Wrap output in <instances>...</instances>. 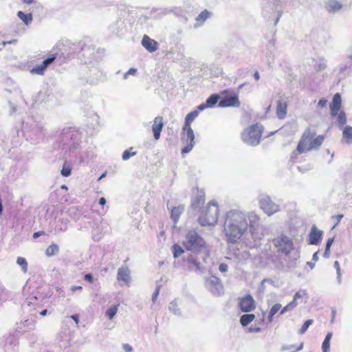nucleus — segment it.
<instances>
[{"mask_svg":"<svg viewBox=\"0 0 352 352\" xmlns=\"http://www.w3.org/2000/svg\"><path fill=\"white\" fill-rule=\"evenodd\" d=\"M333 266L336 270L338 282V283H341V270H340L339 262L336 261L334 262Z\"/></svg>","mask_w":352,"mask_h":352,"instance_id":"42","label":"nucleus"},{"mask_svg":"<svg viewBox=\"0 0 352 352\" xmlns=\"http://www.w3.org/2000/svg\"><path fill=\"white\" fill-rule=\"evenodd\" d=\"M240 106V102L239 98L236 96L226 97L221 100L219 102V107H238Z\"/></svg>","mask_w":352,"mask_h":352,"instance_id":"16","label":"nucleus"},{"mask_svg":"<svg viewBox=\"0 0 352 352\" xmlns=\"http://www.w3.org/2000/svg\"><path fill=\"white\" fill-rule=\"evenodd\" d=\"M85 280L89 282V283H93L94 281V278H93V276L91 274H87L85 275Z\"/></svg>","mask_w":352,"mask_h":352,"instance_id":"54","label":"nucleus"},{"mask_svg":"<svg viewBox=\"0 0 352 352\" xmlns=\"http://www.w3.org/2000/svg\"><path fill=\"white\" fill-rule=\"evenodd\" d=\"M342 105L341 95L339 93L334 94L332 102L329 105L330 114L332 117L337 116L338 112H340Z\"/></svg>","mask_w":352,"mask_h":352,"instance_id":"13","label":"nucleus"},{"mask_svg":"<svg viewBox=\"0 0 352 352\" xmlns=\"http://www.w3.org/2000/svg\"><path fill=\"white\" fill-rule=\"evenodd\" d=\"M324 7L327 11L336 12L342 8V5L337 0H325Z\"/></svg>","mask_w":352,"mask_h":352,"instance_id":"21","label":"nucleus"},{"mask_svg":"<svg viewBox=\"0 0 352 352\" xmlns=\"http://www.w3.org/2000/svg\"><path fill=\"white\" fill-rule=\"evenodd\" d=\"M71 173H72V166L69 164L65 162L63 165V167H62V169L60 171L61 175L64 177H69L71 175Z\"/></svg>","mask_w":352,"mask_h":352,"instance_id":"33","label":"nucleus"},{"mask_svg":"<svg viewBox=\"0 0 352 352\" xmlns=\"http://www.w3.org/2000/svg\"><path fill=\"white\" fill-rule=\"evenodd\" d=\"M28 323H29V320H25L19 324V326L17 327V329H23V328H25V327L28 326Z\"/></svg>","mask_w":352,"mask_h":352,"instance_id":"55","label":"nucleus"},{"mask_svg":"<svg viewBox=\"0 0 352 352\" xmlns=\"http://www.w3.org/2000/svg\"><path fill=\"white\" fill-rule=\"evenodd\" d=\"M327 100L326 99H320L318 102V107L320 108H323L327 106Z\"/></svg>","mask_w":352,"mask_h":352,"instance_id":"48","label":"nucleus"},{"mask_svg":"<svg viewBox=\"0 0 352 352\" xmlns=\"http://www.w3.org/2000/svg\"><path fill=\"white\" fill-rule=\"evenodd\" d=\"M8 298V293L5 289L3 285L0 284V303L7 300Z\"/></svg>","mask_w":352,"mask_h":352,"instance_id":"39","label":"nucleus"},{"mask_svg":"<svg viewBox=\"0 0 352 352\" xmlns=\"http://www.w3.org/2000/svg\"><path fill=\"white\" fill-rule=\"evenodd\" d=\"M298 154H300V153L298 152L297 150L294 151V152H292V153L291 155V159L293 160L296 159Z\"/></svg>","mask_w":352,"mask_h":352,"instance_id":"61","label":"nucleus"},{"mask_svg":"<svg viewBox=\"0 0 352 352\" xmlns=\"http://www.w3.org/2000/svg\"><path fill=\"white\" fill-rule=\"evenodd\" d=\"M56 55L52 54L49 58H46L41 63L45 68H47L53 61L56 59Z\"/></svg>","mask_w":352,"mask_h":352,"instance_id":"43","label":"nucleus"},{"mask_svg":"<svg viewBox=\"0 0 352 352\" xmlns=\"http://www.w3.org/2000/svg\"><path fill=\"white\" fill-rule=\"evenodd\" d=\"M198 111H192L186 115L185 118V123L183 129H188L190 127V123L198 116Z\"/></svg>","mask_w":352,"mask_h":352,"instance_id":"23","label":"nucleus"},{"mask_svg":"<svg viewBox=\"0 0 352 352\" xmlns=\"http://www.w3.org/2000/svg\"><path fill=\"white\" fill-rule=\"evenodd\" d=\"M185 131L184 137L182 138L184 142L186 144L185 146L182 149V153H188L193 148L195 144V134L191 127L188 129H183Z\"/></svg>","mask_w":352,"mask_h":352,"instance_id":"10","label":"nucleus"},{"mask_svg":"<svg viewBox=\"0 0 352 352\" xmlns=\"http://www.w3.org/2000/svg\"><path fill=\"white\" fill-rule=\"evenodd\" d=\"M43 234H44V232H43V231H38V232H34L33 234V238L37 239L38 236H40Z\"/></svg>","mask_w":352,"mask_h":352,"instance_id":"58","label":"nucleus"},{"mask_svg":"<svg viewBox=\"0 0 352 352\" xmlns=\"http://www.w3.org/2000/svg\"><path fill=\"white\" fill-rule=\"evenodd\" d=\"M281 305L279 303H276L272 306V307L270 310V313L275 315L280 309H281Z\"/></svg>","mask_w":352,"mask_h":352,"instance_id":"44","label":"nucleus"},{"mask_svg":"<svg viewBox=\"0 0 352 352\" xmlns=\"http://www.w3.org/2000/svg\"><path fill=\"white\" fill-rule=\"evenodd\" d=\"M59 252V247L56 243H52L50 245L47 247V248L45 250V254L51 257L52 256H54L57 254Z\"/></svg>","mask_w":352,"mask_h":352,"instance_id":"28","label":"nucleus"},{"mask_svg":"<svg viewBox=\"0 0 352 352\" xmlns=\"http://www.w3.org/2000/svg\"><path fill=\"white\" fill-rule=\"evenodd\" d=\"M248 228L254 241H259L263 238V234L260 228V217L254 212H245L236 210L227 212L223 232L228 243L238 242L247 232Z\"/></svg>","mask_w":352,"mask_h":352,"instance_id":"1","label":"nucleus"},{"mask_svg":"<svg viewBox=\"0 0 352 352\" xmlns=\"http://www.w3.org/2000/svg\"><path fill=\"white\" fill-rule=\"evenodd\" d=\"M210 13L208 10H205L196 17V21L200 23H203L207 19L210 17Z\"/></svg>","mask_w":352,"mask_h":352,"instance_id":"31","label":"nucleus"},{"mask_svg":"<svg viewBox=\"0 0 352 352\" xmlns=\"http://www.w3.org/2000/svg\"><path fill=\"white\" fill-rule=\"evenodd\" d=\"M168 309L175 315L180 314L179 308L178 307L177 302L175 300H173L171 302H170L168 305Z\"/></svg>","mask_w":352,"mask_h":352,"instance_id":"34","label":"nucleus"},{"mask_svg":"<svg viewBox=\"0 0 352 352\" xmlns=\"http://www.w3.org/2000/svg\"><path fill=\"white\" fill-rule=\"evenodd\" d=\"M137 72V69L135 68H131L124 74V78L126 79L129 75H135Z\"/></svg>","mask_w":352,"mask_h":352,"instance_id":"46","label":"nucleus"},{"mask_svg":"<svg viewBox=\"0 0 352 352\" xmlns=\"http://www.w3.org/2000/svg\"><path fill=\"white\" fill-rule=\"evenodd\" d=\"M258 202L261 209L268 216H271L280 210V206L274 203L268 195H261Z\"/></svg>","mask_w":352,"mask_h":352,"instance_id":"8","label":"nucleus"},{"mask_svg":"<svg viewBox=\"0 0 352 352\" xmlns=\"http://www.w3.org/2000/svg\"><path fill=\"white\" fill-rule=\"evenodd\" d=\"M16 263L21 267L23 273L28 272V262L25 258L21 256L17 257Z\"/></svg>","mask_w":352,"mask_h":352,"instance_id":"30","label":"nucleus"},{"mask_svg":"<svg viewBox=\"0 0 352 352\" xmlns=\"http://www.w3.org/2000/svg\"><path fill=\"white\" fill-rule=\"evenodd\" d=\"M118 281H122L126 285H129L131 280V271L127 266H122L118 268L117 274Z\"/></svg>","mask_w":352,"mask_h":352,"instance_id":"14","label":"nucleus"},{"mask_svg":"<svg viewBox=\"0 0 352 352\" xmlns=\"http://www.w3.org/2000/svg\"><path fill=\"white\" fill-rule=\"evenodd\" d=\"M99 204L102 206H104L106 204V199L104 197H101L99 199Z\"/></svg>","mask_w":352,"mask_h":352,"instance_id":"64","label":"nucleus"},{"mask_svg":"<svg viewBox=\"0 0 352 352\" xmlns=\"http://www.w3.org/2000/svg\"><path fill=\"white\" fill-rule=\"evenodd\" d=\"M219 270L221 272H226L228 270V266L225 263H221L219 265Z\"/></svg>","mask_w":352,"mask_h":352,"instance_id":"47","label":"nucleus"},{"mask_svg":"<svg viewBox=\"0 0 352 352\" xmlns=\"http://www.w3.org/2000/svg\"><path fill=\"white\" fill-rule=\"evenodd\" d=\"M142 45L150 52H155L157 50V43L148 37L147 35H144L142 40Z\"/></svg>","mask_w":352,"mask_h":352,"instance_id":"18","label":"nucleus"},{"mask_svg":"<svg viewBox=\"0 0 352 352\" xmlns=\"http://www.w3.org/2000/svg\"><path fill=\"white\" fill-rule=\"evenodd\" d=\"M333 333L328 332L325 336V338L322 344V352H329L330 349V340L332 338Z\"/></svg>","mask_w":352,"mask_h":352,"instance_id":"27","label":"nucleus"},{"mask_svg":"<svg viewBox=\"0 0 352 352\" xmlns=\"http://www.w3.org/2000/svg\"><path fill=\"white\" fill-rule=\"evenodd\" d=\"M313 320H306L302 325L301 328L299 329L298 333L301 335L304 334L307 330V329L309 327V326L313 324Z\"/></svg>","mask_w":352,"mask_h":352,"instance_id":"40","label":"nucleus"},{"mask_svg":"<svg viewBox=\"0 0 352 352\" xmlns=\"http://www.w3.org/2000/svg\"><path fill=\"white\" fill-rule=\"evenodd\" d=\"M219 217V208L216 202L210 201L199 218V222L202 226H214Z\"/></svg>","mask_w":352,"mask_h":352,"instance_id":"4","label":"nucleus"},{"mask_svg":"<svg viewBox=\"0 0 352 352\" xmlns=\"http://www.w3.org/2000/svg\"><path fill=\"white\" fill-rule=\"evenodd\" d=\"M206 288L215 296H220L223 293V287L219 278L211 276L206 280Z\"/></svg>","mask_w":352,"mask_h":352,"instance_id":"9","label":"nucleus"},{"mask_svg":"<svg viewBox=\"0 0 352 352\" xmlns=\"http://www.w3.org/2000/svg\"><path fill=\"white\" fill-rule=\"evenodd\" d=\"M337 116H338V118H337L338 123L341 126H343L346 124V117L345 113L344 111H341L338 112Z\"/></svg>","mask_w":352,"mask_h":352,"instance_id":"36","label":"nucleus"},{"mask_svg":"<svg viewBox=\"0 0 352 352\" xmlns=\"http://www.w3.org/2000/svg\"><path fill=\"white\" fill-rule=\"evenodd\" d=\"M239 307L243 312H251L256 309V302L250 295L239 298Z\"/></svg>","mask_w":352,"mask_h":352,"instance_id":"11","label":"nucleus"},{"mask_svg":"<svg viewBox=\"0 0 352 352\" xmlns=\"http://www.w3.org/2000/svg\"><path fill=\"white\" fill-rule=\"evenodd\" d=\"M173 252L174 257L178 258L184 253V250L180 245L175 244L173 245Z\"/></svg>","mask_w":352,"mask_h":352,"instance_id":"38","label":"nucleus"},{"mask_svg":"<svg viewBox=\"0 0 352 352\" xmlns=\"http://www.w3.org/2000/svg\"><path fill=\"white\" fill-rule=\"evenodd\" d=\"M204 244V239L194 230H190L187 233L184 241L185 248L193 252L199 251Z\"/></svg>","mask_w":352,"mask_h":352,"instance_id":"6","label":"nucleus"},{"mask_svg":"<svg viewBox=\"0 0 352 352\" xmlns=\"http://www.w3.org/2000/svg\"><path fill=\"white\" fill-rule=\"evenodd\" d=\"M255 319V315L253 314H243L240 318V322L243 327H246Z\"/></svg>","mask_w":352,"mask_h":352,"instance_id":"25","label":"nucleus"},{"mask_svg":"<svg viewBox=\"0 0 352 352\" xmlns=\"http://www.w3.org/2000/svg\"><path fill=\"white\" fill-rule=\"evenodd\" d=\"M344 215L340 214H338L336 216H334L333 217V218L336 219V223H335V225L333 226V228H335L339 223L340 221H341V219L343 218Z\"/></svg>","mask_w":352,"mask_h":352,"instance_id":"52","label":"nucleus"},{"mask_svg":"<svg viewBox=\"0 0 352 352\" xmlns=\"http://www.w3.org/2000/svg\"><path fill=\"white\" fill-rule=\"evenodd\" d=\"M69 220L67 219L62 218L58 219L56 222L55 230L60 232H65L67 230Z\"/></svg>","mask_w":352,"mask_h":352,"instance_id":"24","label":"nucleus"},{"mask_svg":"<svg viewBox=\"0 0 352 352\" xmlns=\"http://www.w3.org/2000/svg\"><path fill=\"white\" fill-rule=\"evenodd\" d=\"M133 147H131L129 149L125 150L123 152L122 159L124 161L128 160L131 157L136 155V154H137L136 151H131L133 150Z\"/></svg>","mask_w":352,"mask_h":352,"instance_id":"32","label":"nucleus"},{"mask_svg":"<svg viewBox=\"0 0 352 352\" xmlns=\"http://www.w3.org/2000/svg\"><path fill=\"white\" fill-rule=\"evenodd\" d=\"M329 256H330V250H327L325 249V251L323 254V256L326 258H328L329 257Z\"/></svg>","mask_w":352,"mask_h":352,"instance_id":"62","label":"nucleus"},{"mask_svg":"<svg viewBox=\"0 0 352 352\" xmlns=\"http://www.w3.org/2000/svg\"><path fill=\"white\" fill-rule=\"evenodd\" d=\"M333 240H334L333 238H329L327 240V243H326V247H325V249L327 250H330L331 246L332 243H333Z\"/></svg>","mask_w":352,"mask_h":352,"instance_id":"51","label":"nucleus"},{"mask_svg":"<svg viewBox=\"0 0 352 352\" xmlns=\"http://www.w3.org/2000/svg\"><path fill=\"white\" fill-rule=\"evenodd\" d=\"M263 129V126L259 124L250 126L242 133V140L250 146L258 145L261 141Z\"/></svg>","mask_w":352,"mask_h":352,"instance_id":"3","label":"nucleus"},{"mask_svg":"<svg viewBox=\"0 0 352 352\" xmlns=\"http://www.w3.org/2000/svg\"><path fill=\"white\" fill-rule=\"evenodd\" d=\"M324 140L322 135L315 137V133L311 130H306L299 141L297 146V151L299 153H303L314 149H317L320 146Z\"/></svg>","mask_w":352,"mask_h":352,"instance_id":"2","label":"nucleus"},{"mask_svg":"<svg viewBox=\"0 0 352 352\" xmlns=\"http://www.w3.org/2000/svg\"><path fill=\"white\" fill-rule=\"evenodd\" d=\"M159 292H160V288L157 287L155 289V292L153 293V296H152V301H153V302L156 300V299H157V296H158V295H159Z\"/></svg>","mask_w":352,"mask_h":352,"instance_id":"53","label":"nucleus"},{"mask_svg":"<svg viewBox=\"0 0 352 352\" xmlns=\"http://www.w3.org/2000/svg\"><path fill=\"white\" fill-rule=\"evenodd\" d=\"M118 312V306H113L108 309L106 311V315L109 319H112Z\"/></svg>","mask_w":352,"mask_h":352,"instance_id":"41","label":"nucleus"},{"mask_svg":"<svg viewBox=\"0 0 352 352\" xmlns=\"http://www.w3.org/2000/svg\"><path fill=\"white\" fill-rule=\"evenodd\" d=\"M183 211H184V206H182L175 207L172 209L171 218L173 220L175 223L177 221L180 214L182 213Z\"/></svg>","mask_w":352,"mask_h":352,"instance_id":"26","label":"nucleus"},{"mask_svg":"<svg viewBox=\"0 0 352 352\" xmlns=\"http://www.w3.org/2000/svg\"><path fill=\"white\" fill-rule=\"evenodd\" d=\"M101 236V230L99 226H96L92 230V238L95 241H98L100 240Z\"/></svg>","mask_w":352,"mask_h":352,"instance_id":"35","label":"nucleus"},{"mask_svg":"<svg viewBox=\"0 0 352 352\" xmlns=\"http://www.w3.org/2000/svg\"><path fill=\"white\" fill-rule=\"evenodd\" d=\"M272 243L276 248L277 252L285 256L289 255L294 250L293 240L284 234H281L275 237Z\"/></svg>","mask_w":352,"mask_h":352,"instance_id":"5","label":"nucleus"},{"mask_svg":"<svg viewBox=\"0 0 352 352\" xmlns=\"http://www.w3.org/2000/svg\"><path fill=\"white\" fill-rule=\"evenodd\" d=\"M122 349L125 352H132L133 347L129 344H124L122 345Z\"/></svg>","mask_w":352,"mask_h":352,"instance_id":"49","label":"nucleus"},{"mask_svg":"<svg viewBox=\"0 0 352 352\" xmlns=\"http://www.w3.org/2000/svg\"><path fill=\"white\" fill-rule=\"evenodd\" d=\"M219 96L217 94L211 95L205 103L201 104L197 107L199 111H203L206 108L213 107L218 102Z\"/></svg>","mask_w":352,"mask_h":352,"instance_id":"19","label":"nucleus"},{"mask_svg":"<svg viewBox=\"0 0 352 352\" xmlns=\"http://www.w3.org/2000/svg\"><path fill=\"white\" fill-rule=\"evenodd\" d=\"M261 328L260 327H250L249 328V331L250 332H256V333H258V332H260L261 331Z\"/></svg>","mask_w":352,"mask_h":352,"instance_id":"57","label":"nucleus"},{"mask_svg":"<svg viewBox=\"0 0 352 352\" xmlns=\"http://www.w3.org/2000/svg\"><path fill=\"white\" fill-rule=\"evenodd\" d=\"M45 69L46 68L42 64H41L33 67L31 70V73L33 74L43 75Z\"/></svg>","mask_w":352,"mask_h":352,"instance_id":"37","label":"nucleus"},{"mask_svg":"<svg viewBox=\"0 0 352 352\" xmlns=\"http://www.w3.org/2000/svg\"><path fill=\"white\" fill-rule=\"evenodd\" d=\"M80 134L78 131L73 128H66L62 133V142L63 145L69 150L76 149L78 147V141Z\"/></svg>","mask_w":352,"mask_h":352,"instance_id":"7","label":"nucleus"},{"mask_svg":"<svg viewBox=\"0 0 352 352\" xmlns=\"http://www.w3.org/2000/svg\"><path fill=\"white\" fill-rule=\"evenodd\" d=\"M318 252H316L314 254H313V257H312V259L314 261H317L318 260Z\"/></svg>","mask_w":352,"mask_h":352,"instance_id":"63","label":"nucleus"},{"mask_svg":"<svg viewBox=\"0 0 352 352\" xmlns=\"http://www.w3.org/2000/svg\"><path fill=\"white\" fill-rule=\"evenodd\" d=\"M164 126L163 118L162 116L156 117L153 120L152 125V131L153 133L154 138L158 140L160 138V133Z\"/></svg>","mask_w":352,"mask_h":352,"instance_id":"15","label":"nucleus"},{"mask_svg":"<svg viewBox=\"0 0 352 352\" xmlns=\"http://www.w3.org/2000/svg\"><path fill=\"white\" fill-rule=\"evenodd\" d=\"M184 261L188 264L189 270L195 272L200 270V263L195 254H189L188 256L184 258Z\"/></svg>","mask_w":352,"mask_h":352,"instance_id":"17","label":"nucleus"},{"mask_svg":"<svg viewBox=\"0 0 352 352\" xmlns=\"http://www.w3.org/2000/svg\"><path fill=\"white\" fill-rule=\"evenodd\" d=\"M305 295H306L305 290H300L294 294V298L298 301Z\"/></svg>","mask_w":352,"mask_h":352,"instance_id":"45","label":"nucleus"},{"mask_svg":"<svg viewBox=\"0 0 352 352\" xmlns=\"http://www.w3.org/2000/svg\"><path fill=\"white\" fill-rule=\"evenodd\" d=\"M293 310L291 307L289 305V304H287L286 306H285L281 310H280V315H283L285 313H286L287 311H292Z\"/></svg>","mask_w":352,"mask_h":352,"instance_id":"50","label":"nucleus"},{"mask_svg":"<svg viewBox=\"0 0 352 352\" xmlns=\"http://www.w3.org/2000/svg\"><path fill=\"white\" fill-rule=\"evenodd\" d=\"M82 287L81 286H72L70 290L72 292H75L76 290H82Z\"/></svg>","mask_w":352,"mask_h":352,"instance_id":"60","label":"nucleus"},{"mask_svg":"<svg viewBox=\"0 0 352 352\" xmlns=\"http://www.w3.org/2000/svg\"><path fill=\"white\" fill-rule=\"evenodd\" d=\"M71 318L75 321V322L77 325L78 324L79 320H78V314H74V315L71 316Z\"/></svg>","mask_w":352,"mask_h":352,"instance_id":"59","label":"nucleus"},{"mask_svg":"<svg viewBox=\"0 0 352 352\" xmlns=\"http://www.w3.org/2000/svg\"><path fill=\"white\" fill-rule=\"evenodd\" d=\"M17 16L18 17L22 20L24 23H25L26 25H28L29 23H30L32 21V14L29 13V14H25L22 11H19L17 12Z\"/></svg>","mask_w":352,"mask_h":352,"instance_id":"29","label":"nucleus"},{"mask_svg":"<svg viewBox=\"0 0 352 352\" xmlns=\"http://www.w3.org/2000/svg\"><path fill=\"white\" fill-rule=\"evenodd\" d=\"M323 232L316 228L315 225H314L310 230L309 234V243L310 245H318L322 238Z\"/></svg>","mask_w":352,"mask_h":352,"instance_id":"12","label":"nucleus"},{"mask_svg":"<svg viewBox=\"0 0 352 352\" xmlns=\"http://www.w3.org/2000/svg\"><path fill=\"white\" fill-rule=\"evenodd\" d=\"M287 112V104L285 101L278 100L276 105V113L278 119H284Z\"/></svg>","mask_w":352,"mask_h":352,"instance_id":"20","label":"nucleus"},{"mask_svg":"<svg viewBox=\"0 0 352 352\" xmlns=\"http://www.w3.org/2000/svg\"><path fill=\"white\" fill-rule=\"evenodd\" d=\"M342 138L344 143L352 144V126H346L342 131Z\"/></svg>","mask_w":352,"mask_h":352,"instance_id":"22","label":"nucleus"},{"mask_svg":"<svg viewBox=\"0 0 352 352\" xmlns=\"http://www.w3.org/2000/svg\"><path fill=\"white\" fill-rule=\"evenodd\" d=\"M288 304L291 308L294 309L298 305V302L296 299L293 298V300Z\"/></svg>","mask_w":352,"mask_h":352,"instance_id":"56","label":"nucleus"}]
</instances>
